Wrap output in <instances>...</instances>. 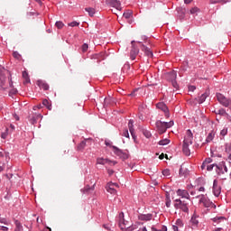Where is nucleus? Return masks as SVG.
<instances>
[{
  "label": "nucleus",
  "mask_w": 231,
  "mask_h": 231,
  "mask_svg": "<svg viewBox=\"0 0 231 231\" xmlns=\"http://www.w3.org/2000/svg\"><path fill=\"white\" fill-rule=\"evenodd\" d=\"M8 160V153L0 152V162L5 163Z\"/></svg>",
  "instance_id": "412c9836"
},
{
  "label": "nucleus",
  "mask_w": 231,
  "mask_h": 231,
  "mask_svg": "<svg viewBox=\"0 0 231 231\" xmlns=\"http://www.w3.org/2000/svg\"><path fill=\"white\" fill-rule=\"evenodd\" d=\"M93 188H89V186L85 187V192H89L90 190H93Z\"/></svg>",
  "instance_id": "bf43d9fd"
},
{
  "label": "nucleus",
  "mask_w": 231,
  "mask_h": 231,
  "mask_svg": "<svg viewBox=\"0 0 231 231\" xmlns=\"http://www.w3.org/2000/svg\"><path fill=\"white\" fill-rule=\"evenodd\" d=\"M208 97V93H204L200 96V97L199 98V104H203V102H205V100H207V97Z\"/></svg>",
  "instance_id": "7c9ffc66"
},
{
  "label": "nucleus",
  "mask_w": 231,
  "mask_h": 231,
  "mask_svg": "<svg viewBox=\"0 0 231 231\" xmlns=\"http://www.w3.org/2000/svg\"><path fill=\"white\" fill-rule=\"evenodd\" d=\"M215 114L216 115H220V116H226V110H225V108H220V109H217L215 110Z\"/></svg>",
  "instance_id": "5701e85b"
},
{
  "label": "nucleus",
  "mask_w": 231,
  "mask_h": 231,
  "mask_svg": "<svg viewBox=\"0 0 231 231\" xmlns=\"http://www.w3.org/2000/svg\"><path fill=\"white\" fill-rule=\"evenodd\" d=\"M164 124H165L166 130L171 129V127H172V125H174V121L164 122Z\"/></svg>",
  "instance_id": "4c0bfd02"
},
{
  "label": "nucleus",
  "mask_w": 231,
  "mask_h": 231,
  "mask_svg": "<svg viewBox=\"0 0 231 231\" xmlns=\"http://www.w3.org/2000/svg\"><path fill=\"white\" fill-rule=\"evenodd\" d=\"M177 196H180L181 199H186L187 201H189L190 199V195L187 189H178Z\"/></svg>",
  "instance_id": "1a4fd4ad"
},
{
  "label": "nucleus",
  "mask_w": 231,
  "mask_h": 231,
  "mask_svg": "<svg viewBox=\"0 0 231 231\" xmlns=\"http://www.w3.org/2000/svg\"><path fill=\"white\" fill-rule=\"evenodd\" d=\"M107 3L110 6L116 8V10H122V5L118 0H108Z\"/></svg>",
  "instance_id": "ddd939ff"
},
{
  "label": "nucleus",
  "mask_w": 231,
  "mask_h": 231,
  "mask_svg": "<svg viewBox=\"0 0 231 231\" xmlns=\"http://www.w3.org/2000/svg\"><path fill=\"white\" fill-rule=\"evenodd\" d=\"M1 136L5 140L6 139V136H8V134L6 133H3Z\"/></svg>",
  "instance_id": "338daca9"
},
{
  "label": "nucleus",
  "mask_w": 231,
  "mask_h": 231,
  "mask_svg": "<svg viewBox=\"0 0 231 231\" xmlns=\"http://www.w3.org/2000/svg\"><path fill=\"white\" fill-rule=\"evenodd\" d=\"M189 14H191V15H198V14H199V8L198 7H192L189 10Z\"/></svg>",
  "instance_id": "473e14b6"
},
{
  "label": "nucleus",
  "mask_w": 231,
  "mask_h": 231,
  "mask_svg": "<svg viewBox=\"0 0 231 231\" xmlns=\"http://www.w3.org/2000/svg\"><path fill=\"white\" fill-rule=\"evenodd\" d=\"M86 147V141H82L79 145H78V150L82 151Z\"/></svg>",
  "instance_id": "58836bf2"
},
{
  "label": "nucleus",
  "mask_w": 231,
  "mask_h": 231,
  "mask_svg": "<svg viewBox=\"0 0 231 231\" xmlns=\"http://www.w3.org/2000/svg\"><path fill=\"white\" fill-rule=\"evenodd\" d=\"M216 168H217L218 176H222V180H226L228 178L231 180V169L228 170L225 162L216 165Z\"/></svg>",
  "instance_id": "f257e3e1"
},
{
  "label": "nucleus",
  "mask_w": 231,
  "mask_h": 231,
  "mask_svg": "<svg viewBox=\"0 0 231 231\" xmlns=\"http://www.w3.org/2000/svg\"><path fill=\"white\" fill-rule=\"evenodd\" d=\"M42 116H41V114H38L37 116H36V117H32V119H31V124H35L36 122H37V118H42Z\"/></svg>",
  "instance_id": "79ce46f5"
},
{
  "label": "nucleus",
  "mask_w": 231,
  "mask_h": 231,
  "mask_svg": "<svg viewBox=\"0 0 231 231\" xmlns=\"http://www.w3.org/2000/svg\"><path fill=\"white\" fill-rule=\"evenodd\" d=\"M226 118L229 120V122H231V116H230V115L226 114Z\"/></svg>",
  "instance_id": "774afa93"
},
{
  "label": "nucleus",
  "mask_w": 231,
  "mask_h": 231,
  "mask_svg": "<svg viewBox=\"0 0 231 231\" xmlns=\"http://www.w3.org/2000/svg\"><path fill=\"white\" fill-rule=\"evenodd\" d=\"M55 26L59 30H62V28H64V23H62L61 21L56 22Z\"/></svg>",
  "instance_id": "c9c22d12"
},
{
  "label": "nucleus",
  "mask_w": 231,
  "mask_h": 231,
  "mask_svg": "<svg viewBox=\"0 0 231 231\" xmlns=\"http://www.w3.org/2000/svg\"><path fill=\"white\" fill-rule=\"evenodd\" d=\"M23 79H24L23 84H30V76H28V72L23 71Z\"/></svg>",
  "instance_id": "393cba45"
},
{
  "label": "nucleus",
  "mask_w": 231,
  "mask_h": 231,
  "mask_svg": "<svg viewBox=\"0 0 231 231\" xmlns=\"http://www.w3.org/2000/svg\"><path fill=\"white\" fill-rule=\"evenodd\" d=\"M42 105L45 106V107H47V109H49V111H51V103H50V101H48V99H43Z\"/></svg>",
  "instance_id": "c756f323"
},
{
  "label": "nucleus",
  "mask_w": 231,
  "mask_h": 231,
  "mask_svg": "<svg viewBox=\"0 0 231 231\" xmlns=\"http://www.w3.org/2000/svg\"><path fill=\"white\" fill-rule=\"evenodd\" d=\"M188 89H189V91L193 92V91L196 90V87H195V86H189V87L188 88Z\"/></svg>",
  "instance_id": "13d9d810"
},
{
  "label": "nucleus",
  "mask_w": 231,
  "mask_h": 231,
  "mask_svg": "<svg viewBox=\"0 0 231 231\" xmlns=\"http://www.w3.org/2000/svg\"><path fill=\"white\" fill-rule=\"evenodd\" d=\"M141 50L144 52L146 57L152 58V51H151L149 47L145 46L144 44H141Z\"/></svg>",
  "instance_id": "dca6fc26"
},
{
  "label": "nucleus",
  "mask_w": 231,
  "mask_h": 231,
  "mask_svg": "<svg viewBox=\"0 0 231 231\" xmlns=\"http://www.w3.org/2000/svg\"><path fill=\"white\" fill-rule=\"evenodd\" d=\"M212 162V160H211L210 158H207V159L203 162V163H202V165H201L202 171H203L204 169H206L207 165H210V162Z\"/></svg>",
  "instance_id": "cd10ccee"
},
{
  "label": "nucleus",
  "mask_w": 231,
  "mask_h": 231,
  "mask_svg": "<svg viewBox=\"0 0 231 231\" xmlns=\"http://www.w3.org/2000/svg\"><path fill=\"white\" fill-rule=\"evenodd\" d=\"M177 12H178V14H180V17H183L185 15V13L187 12V10L183 7H178Z\"/></svg>",
  "instance_id": "72a5a7b5"
},
{
  "label": "nucleus",
  "mask_w": 231,
  "mask_h": 231,
  "mask_svg": "<svg viewBox=\"0 0 231 231\" xmlns=\"http://www.w3.org/2000/svg\"><path fill=\"white\" fill-rule=\"evenodd\" d=\"M128 129L134 140H136V135L134 134V128L133 127V120L128 122Z\"/></svg>",
  "instance_id": "a211bd4d"
},
{
  "label": "nucleus",
  "mask_w": 231,
  "mask_h": 231,
  "mask_svg": "<svg viewBox=\"0 0 231 231\" xmlns=\"http://www.w3.org/2000/svg\"><path fill=\"white\" fill-rule=\"evenodd\" d=\"M0 223H3L4 225H10V222L5 218L0 219Z\"/></svg>",
  "instance_id": "864d4df0"
},
{
  "label": "nucleus",
  "mask_w": 231,
  "mask_h": 231,
  "mask_svg": "<svg viewBox=\"0 0 231 231\" xmlns=\"http://www.w3.org/2000/svg\"><path fill=\"white\" fill-rule=\"evenodd\" d=\"M189 144H183L182 145V152L185 156H190V149L189 148Z\"/></svg>",
  "instance_id": "aec40b11"
},
{
  "label": "nucleus",
  "mask_w": 231,
  "mask_h": 231,
  "mask_svg": "<svg viewBox=\"0 0 231 231\" xmlns=\"http://www.w3.org/2000/svg\"><path fill=\"white\" fill-rule=\"evenodd\" d=\"M85 10H86V12H88V14L90 17H93L95 15V8L87 7V8H85Z\"/></svg>",
  "instance_id": "c85d7f7f"
},
{
  "label": "nucleus",
  "mask_w": 231,
  "mask_h": 231,
  "mask_svg": "<svg viewBox=\"0 0 231 231\" xmlns=\"http://www.w3.org/2000/svg\"><path fill=\"white\" fill-rule=\"evenodd\" d=\"M165 199H171V194L169 192L165 193Z\"/></svg>",
  "instance_id": "680f3d73"
},
{
  "label": "nucleus",
  "mask_w": 231,
  "mask_h": 231,
  "mask_svg": "<svg viewBox=\"0 0 231 231\" xmlns=\"http://www.w3.org/2000/svg\"><path fill=\"white\" fill-rule=\"evenodd\" d=\"M42 105H38L36 106H33V110L35 111V109H42Z\"/></svg>",
  "instance_id": "e2e57ef3"
},
{
  "label": "nucleus",
  "mask_w": 231,
  "mask_h": 231,
  "mask_svg": "<svg viewBox=\"0 0 231 231\" xmlns=\"http://www.w3.org/2000/svg\"><path fill=\"white\" fill-rule=\"evenodd\" d=\"M134 41L132 42V50L130 51V59L131 60H134L136 59V55H138L140 53V49H138L135 45H134Z\"/></svg>",
  "instance_id": "0eeeda50"
},
{
  "label": "nucleus",
  "mask_w": 231,
  "mask_h": 231,
  "mask_svg": "<svg viewBox=\"0 0 231 231\" xmlns=\"http://www.w3.org/2000/svg\"><path fill=\"white\" fill-rule=\"evenodd\" d=\"M0 230L8 231V227L4 226H0Z\"/></svg>",
  "instance_id": "052dcab7"
},
{
  "label": "nucleus",
  "mask_w": 231,
  "mask_h": 231,
  "mask_svg": "<svg viewBox=\"0 0 231 231\" xmlns=\"http://www.w3.org/2000/svg\"><path fill=\"white\" fill-rule=\"evenodd\" d=\"M210 5H217V3H226V0H210Z\"/></svg>",
  "instance_id": "a19ab883"
},
{
  "label": "nucleus",
  "mask_w": 231,
  "mask_h": 231,
  "mask_svg": "<svg viewBox=\"0 0 231 231\" xmlns=\"http://www.w3.org/2000/svg\"><path fill=\"white\" fill-rule=\"evenodd\" d=\"M14 225L16 226L14 231H23V225L21 222H19V220H15Z\"/></svg>",
  "instance_id": "bb28decb"
},
{
  "label": "nucleus",
  "mask_w": 231,
  "mask_h": 231,
  "mask_svg": "<svg viewBox=\"0 0 231 231\" xmlns=\"http://www.w3.org/2000/svg\"><path fill=\"white\" fill-rule=\"evenodd\" d=\"M164 124H165L166 130L171 129V127H172V125H174V121L164 122Z\"/></svg>",
  "instance_id": "e433bc0d"
},
{
  "label": "nucleus",
  "mask_w": 231,
  "mask_h": 231,
  "mask_svg": "<svg viewBox=\"0 0 231 231\" xmlns=\"http://www.w3.org/2000/svg\"><path fill=\"white\" fill-rule=\"evenodd\" d=\"M216 167L215 164H208L206 165L207 171H212Z\"/></svg>",
  "instance_id": "8fccbe9b"
},
{
  "label": "nucleus",
  "mask_w": 231,
  "mask_h": 231,
  "mask_svg": "<svg viewBox=\"0 0 231 231\" xmlns=\"http://www.w3.org/2000/svg\"><path fill=\"white\" fill-rule=\"evenodd\" d=\"M152 231H167V226H162L161 229H157L155 227H152Z\"/></svg>",
  "instance_id": "37998d69"
},
{
  "label": "nucleus",
  "mask_w": 231,
  "mask_h": 231,
  "mask_svg": "<svg viewBox=\"0 0 231 231\" xmlns=\"http://www.w3.org/2000/svg\"><path fill=\"white\" fill-rule=\"evenodd\" d=\"M165 204H166L167 208H170V207H171V199H165Z\"/></svg>",
  "instance_id": "5fc2aeb1"
},
{
  "label": "nucleus",
  "mask_w": 231,
  "mask_h": 231,
  "mask_svg": "<svg viewBox=\"0 0 231 231\" xmlns=\"http://www.w3.org/2000/svg\"><path fill=\"white\" fill-rule=\"evenodd\" d=\"M171 84H172L173 88H175V89H178V82H176V79H173L171 81Z\"/></svg>",
  "instance_id": "6e6d98bb"
},
{
  "label": "nucleus",
  "mask_w": 231,
  "mask_h": 231,
  "mask_svg": "<svg viewBox=\"0 0 231 231\" xmlns=\"http://www.w3.org/2000/svg\"><path fill=\"white\" fill-rule=\"evenodd\" d=\"M115 187L118 188V184L113 182L108 183L106 187V192H109V194L116 196V189H115Z\"/></svg>",
  "instance_id": "9b49d317"
},
{
  "label": "nucleus",
  "mask_w": 231,
  "mask_h": 231,
  "mask_svg": "<svg viewBox=\"0 0 231 231\" xmlns=\"http://www.w3.org/2000/svg\"><path fill=\"white\" fill-rule=\"evenodd\" d=\"M216 136V132L215 131H211L208 134V137L206 138V142L207 143L212 142V140H214V137Z\"/></svg>",
  "instance_id": "4be33fe9"
},
{
  "label": "nucleus",
  "mask_w": 231,
  "mask_h": 231,
  "mask_svg": "<svg viewBox=\"0 0 231 231\" xmlns=\"http://www.w3.org/2000/svg\"><path fill=\"white\" fill-rule=\"evenodd\" d=\"M37 86H39V88L41 89H43L44 91H48V89H50V85H48V83H46L42 80H38L37 81Z\"/></svg>",
  "instance_id": "f3484780"
},
{
  "label": "nucleus",
  "mask_w": 231,
  "mask_h": 231,
  "mask_svg": "<svg viewBox=\"0 0 231 231\" xmlns=\"http://www.w3.org/2000/svg\"><path fill=\"white\" fill-rule=\"evenodd\" d=\"M107 172L109 176H113V174H115V171L113 170H108Z\"/></svg>",
  "instance_id": "69168bd1"
},
{
  "label": "nucleus",
  "mask_w": 231,
  "mask_h": 231,
  "mask_svg": "<svg viewBox=\"0 0 231 231\" xmlns=\"http://www.w3.org/2000/svg\"><path fill=\"white\" fill-rule=\"evenodd\" d=\"M156 106L158 109H161V111H163L166 118H169L171 116V114H169V107H167V105H165V103H158Z\"/></svg>",
  "instance_id": "9d476101"
},
{
  "label": "nucleus",
  "mask_w": 231,
  "mask_h": 231,
  "mask_svg": "<svg viewBox=\"0 0 231 231\" xmlns=\"http://www.w3.org/2000/svg\"><path fill=\"white\" fill-rule=\"evenodd\" d=\"M97 163L98 165H106V163H108L109 165H111V163H113V165H116V162H111L108 159H104V158H97Z\"/></svg>",
  "instance_id": "2eb2a0df"
},
{
  "label": "nucleus",
  "mask_w": 231,
  "mask_h": 231,
  "mask_svg": "<svg viewBox=\"0 0 231 231\" xmlns=\"http://www.w3.org/2000/svg\"><path fill=\"white\" fill-rule=\"evenodd\" d=\"M119 226H120L121 230H128V231H133V230H134V228H136L133 226H127V224L125 223V219L124 218L123 212H121L119 214Z\"/></svg>",
  "instance_id": "7ed1b4c3"
},
{
  "label": "nucleus",
  "mask_w": 231,
  "mask_h": 231,
  "mask_svg": "<svg viewBox=\"0 0 231 231\" xmlns=\"http://www.w3.org/2000/svg\"><path fill=\"white\" fill-rule=\"evenodd\" d=\"M123 136H125V138H129V131L128 130H125L123 132Z\"/></svg>",
  "instance_id": "603ef678"
},
{
  "label": "nucleus",
  "mask_w": 231,
  "mask_h": 231,
  "mask_svg": "<svg viewBox=\"0 0 231 231\" xmlns=\"http://www.w3.org/2000/svg\"><path fill=\"white\" fill-rule=\"evenodd\" d=\"M224 219H225L224 217H214V218H213V221H214L215 223H219V221L224 220Z\"/></svg>",
  "instance_id": "a18cd8bd"
},
{
  "label": "nucleus",
  "mask_w": 231,
  "mask_h": 231,
  "mask_svg": "<svg viewBox=\"0 0 231 231\" xmlns=\"http://www.w3.org/2000/svg\"><path fill=\"white\" fill-rule=\"evenodd\" d=\"M13 57H14V59H17L19 60V59H21V54H19V52L14 51L13 52Z\"/></svg>",
  "instance_id": "de8ad7c7"
},
{
  "label": "nucleus",
  "mask_w": 231,
  "mask_h": 231,
  "mask_svg": "<svg viewBox=\"0 0 231 231\" xmlns=\"http://www.w3.org/2000/svg\"><path fill=\"white\" fill-rule=\"evenodd\" d=\"M176 72L175 71H171L168 74V79H171V82H172V80H176Z\"/></svg>",
  "instance_id": "2f4dec72"
},
{
  "label": "nucleus",
  "mask_w": 231,
  "mask_h": 231,
  "mask_svg": "<svg viewBox=\"0 0 231 231\" xmlns=\"http://www.w3.org/2000/svg\"><path fill=\"white\" fill-rule=\"evenodd\" d=\"M199 216L193 215L190 219V225L192 228H198V225H199Z\"/></svg>",
  "instance_id": "4468645a"
},
{
  "label": "nucleus",
  "mask_w": 231,
  "mask_h": 231,
  "mask_svg": "<svg viewBox=\"0 0 231 231\" xmlns=\"http://www.w3.org/2000/svg\"><path fill=\"white\" fill-rule=\"evenodd\" d=\"M162 174H163V176H171V170L166 169V170L162 171Z\"/></svg>",
  "instance_id": "49530a36"
},
{
  "label": "nucleus",
  "mask_w": 231,
  "mask_h": 231,
  "mask_svg": "<svg viewBox=\"0 0 231 231\" xmlns=\"http://www.w3.org/2000/svg\"><path fill=\"white\" fill-rule=\"evenodd\" d=\"M88 49H89V45H88V43H84V44L81 46V50H82V52H83V53H86V51H88Z\"/></svg>",
  "instance_id": "ea45409f"
},
{
  "label": "nucleus",
  "mask_w": 231,
  "mask_h": 231,
  "mask_svg": "<svg viewBox=\"0 0 231 231\" xmlns=\"http://www.w3.org/2000/svg\"><path fill=\"white\" fill-rule=\"evenodd\" d=\"M155 125L159 134H163V133H166L167 128H165V122L157 121Z\"/></svg>",
  "instance_id": "6e6552de"
},
{
  "label": "nucleus",
  "mask_w": 231,
  "mask_h": 231,
  "mask_svg": "<svg viewBox=\"0 0 231 231\" xmlns=\"http://www.w3.org/2000/svg\"><path fill=\"white\" fill-rule=\"evenodd\" d=\"M192 140H194V136L192 135V132L188 130L186 132V135L184 137L183 144L184 145H192Z\"/></svg>",
  "instance_id": "423d86ee"
},
{
  "label": "nucleus",
  "mask_w": 231,
  "mask_h": 231,
  "mask_svg": "<svg viewBox=\"0 0 231 231\" xmlns=\"http://www.w3.org/2000/svg\"><path fill=\"white\" fill-rule=\"evenodd\" d=\"M213 194L216 198H219L221 194V186L217 183V180H214L213 182Z\"/></svg>",
  "instance_id": "f8f14e48"
},
{
  "label": "nucleus",
  "mask_w": 231,
  "mask_h": 231,
  "mask_svg": "<svg viewBox=\"0 0 231 231\" xmlns=\"http://www.w3.org/2000/svg\"><path fill=\"white\" fill-rule=\"evenodd\" d=\"M174 208L182 210V212H189V200L177 199H175Z\"/></svg>",
  "instance_id": "f03ea898"
},
{
  "label": "nucleus",
  "mask_w": 231,
  "mask_h": 231,
  "mask_svg": "<svg viewBox=\"0 0 231 231\" xmlns=\"http://www.w3.org/2000/svg\"><path fill=\"white\" fill-rule=\"evenodd\" d=\"M17 94V89L14 88L12 89L10 92H9V95L12 96V95H16Z\"/></svg>",
  "instance_id": "4d7b16f0"
},
{
  "label": "nucleus",
  "mask_w": 231,
  "mask_h": 231,
  "mask_svg": "<svg viewBox=\"0 0 231 231\" xmlns=\"http://www.w3.org/2000/svg\"><path fill=\"white\" fill-rule=\"evenodd\" d=\"M199 199V203H202L206 208H214L216 209V204L210 202L209 199L205 198V195H199L198 196Z\"/></svg>",
  "instance_id": "20e7f679"
},
{
  "label": "nucleus",
  "mask_w": 231,
  "mask_h": 231,
  "mask_svg": "<svg viewBox=\"0 0 231 231\" xmlns=\"http://www.w3.org/2000/svg\"><path fill=\"white\" fill-rule=\"evenodd\" d=\"M176 225L177 226H183V222L181 221V219H177Z\"/></svg>",
  "instance_id": "3c124183"
},
{
  "label": "nucleus",
  "mask_w": 231,
  "mask_h": 231,
  "mask_svg": "<svg viewBox=\"0 0 231 231\" xmlns=\"http://www.w3.org/2000/svg\"><path fill=\"white\" fill-rule=\"evenodd\" d=\"M171 143V140L165 138L159 142V145H169Z\"/></svg>",
  "instance_id": "f704fd0d"
},
{
  "label": "nucleus",
  "mask_w": 231,
  "mask_h": 231,
  "mask_svg": "<svg viewBox=\"0 0 231 231\" xmlns=\"http://www.w3.org/2000/svg\"><path fill=\"white\" fill-rule=\"evenodd\" d=\"M140 221H151L152 219V214H146V215H140L139 216Z\"/></svg>",
  "instance_id": "6ab92c4d"
},
{
  "label": "nucleus",
  "mask_w": 231,
  "mask_h": 231,
  "mask_svg": "<svg viewBox=\"0 0 231 231\" xmlns=\"http://www.w3.org/2000/svg\"><path fill=\"white\" fill-rule=\"evenodd\" d=\"M123 17H125V19H131L133 17V11L127 10L124 13Z\"/></svg>",
  "instance_id": "a878e982"
},
{
  "label": "nucleus",
  "mask_w": 231,
  "mask_h": 231,
  "mask_svg": "<svg viewBox=\"0 0 231 231\" xmlns=\"http://www.w3.org/2000/svg\"><path fill=\"white\" fill-rule=\"evenodd\" d=\"M180 176H187L189 174V170L187 168L181 166L179 171Z\"/></svg>",
  "instance_id": "b1692460"
},
{
  "label": "nucleus",
  "mask_w": 231,
  "mask_h": 231,
  "mask_svg": "<svg viewBox=\"0 0 231 231\" xmlns=\"http://www.w3.org/2000/svg\"><path fill=\"white\" fill-rule=\"evenodd\" d=\"M144 136H145L146 138H151V133L145 132V133H144Z\"/></svg>",
  "instance_id": "0e129e2a"
},
{
  "label": "nucleus",
  "mask_w": 231,
  "mask_h": 231,
  "mask_svg": "<svg viewBox=\"0 0 231 231\" xmlns=\"http://www.w3.org/2000/svg\"><path fill=\"white\" fill-rule=\"evenodd\" d=\"M220 134L221 136H226V134H228V128H224L221 130Z\"/></svg>",
  "instance_id": "c03bdc74"
},
{
  "label": "nucleus",
  "mask_w": 231,
  "mask_h": 231,
  "mask_svg": "<svg viewBox=\"0 0 231 231\" xmlns=\"http://www.w3.org/2000/svg\"><path fill=\"white\" fill-rule=\"evenodd\" d=\"M113 149H114L115 154H116V156H119L121 160H127V158H129V154H127V152L122 151L118 147L113 146Z\"/></svg>",
  "instance_id": "39448f33"
},
{
  "label": "nucleus",
  "mask_w": 231,
  "mask_h": 231,
  "mask_svg": "<svg viewBox=\"0 0 231 231\" xmlns=\"http://www.w3.org/2000/svg\"><path fill=\"white\" fill-rule=\"evenodd\" d=\"M80 23L78 22H72L69 23V26H71V28H74V26H79Z\"/></svg>",
  "instance_id": "09e8293b"
}]
</instances>
